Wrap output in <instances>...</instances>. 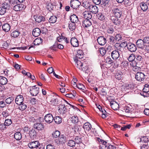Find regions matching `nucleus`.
I'll return each mask as SVG.
<instances>
[{
  "label": "nucleus",
  "mask_w": 149,
  "mask_h": 149,
  "mask_svg": "<svg viewBox=\"0 0 149 149\" xmlns=\"http://www.w3.org/2000/svg\"><path fill=\"white\" fill-rule=\"evenodd\" d=\"M100 143V149H115L114 146L108 143L100 138H97Z\"/></svg>",
  "instance_id": "nucleus-1"
},
{
  "label": "nucleus",
  "mask_w": 149,
  "mask_h": 149,
  "mask_svg": "<svg viewBox=\"0 0 149 149\" xmlns=\"http://www.w3.org/2000/svg\"><path fill=\"white\" fill-rule=\"evenodd\" d=\"M92 19H85L83 22V26L85 29L89 32L92 31L93 29V26L92 25L91 20Z\"/></svg>",
  "instance_id": "nucleus-2"
},
{
  "label": "nucleus",
  "mask_w": 149,
  "mask_h": 149,
  "mask_svg": "<svg viewBox=\"0 0 149 149\" xmlns=\"http://www.w3.org/2000/svg\"><path fill=\"white\" fill-rule=\"evenodd\" d=\"M42 119L40 117H39L38 119L36 120V123L33 125V127L38 131L43 130L44 129V125L42 123L41 120Z\"/></svg>",
  "instance_id": "nucleus-3"
},
{
  "label": "nucleus",
  "mask_w": 149,
  "mask_h": 149,
  "mask_svg": "<svg viewBox=\"0 0 149 149\" xmlns=\"http://www.w3.org/2000/svg\"><path fill=\"white\" fill-rule=\"evenodd\" d=\"M10 8L9 4L5 2L3 3L0 7V15H4L6 12L7 10H8Z\"/></svg>",
  "instance_id": "nucleus-4"
},
{
  "label": "nucleus",
  "mask_w": 149,
  "mask_h": 149,
  "mask_svg": "<svg viewBox=\"0 0 149 149\" xmlns=\"http://www.w3.org/2000/svg\"><path fill=\"white\" fill-rule=\"evenodd\" d=\"M57 6L56 1L54 0L53 1H52L51 3L48 4L47 6V8L49 11L52 12L56 10Z\"/></svg>",
  "instance_id": "nucleus-5"
},
{
  "label": "nucleus",
  "mask_w": 149,
  "mask_h": 149,
  "mask_svg": "<svg viewBox=\"0 0 149 149\" xmlns=\"http://www.w3.org/2000/svg\"><path fill=\"white\" fill-rule=\"evenodd\" d=\"M36 86L29 87V92L32 96H36L39 92V88L36 87Z\"/></svg>",
  "instance_id": "nucleus-6"
},
{
  "label": "nucleus",
  "mask_w": 149,
  "mask_h": 149,
  "mask_svg": "<svg viewBox=\"0 0 149 149\" xmlns=\"http://www.w3.org/2000/svg\"><path fill=\"white\" fill-rule=\"evenodd\" d=\"M58 108L59 112L65 117L66 116V113L67 112V109L65 105L64 104H61L59 106Z\"/></svg>",
  "instance_id": "nucleus-7"
},
{
  "label": "nucleus",
  "mask_w": 149,
  "mask_h": 149,
  "mask_svg": "<svg viewBox=\"0 0 149 149\" xmlns=\"http://www.w3.org/2000/svg\"><path fill=\"white\" fill-rule=\"evenodd\" d=\"M81 4V3L78 0H72L70 2V6L73 9H77Z\"/></svg>",
  "instance_id": "nucleus-8"
},
{
  "label": "nucleus",
  "mask_w": 149,
  "mask_h": 149,
  "mask_svg": "<svg viewBox=\"0 0 149 149\" xmlns=\"http://www.w3.org/2000/svg\"><path fill=\"white\" fill-rule=\"evenodd\" d=\"M144 74L141 72H138L136 74L135 78L139 81H143L145 78Z\"/></svg>",
  "instance_id": "nucleus-9"
},
{
  "label": "nucleus",
  "mask_w": 149,
  "mask_h": 149,
  "mask_svg": "<svg viewBox=\"0 0 149 149\" xmlns=\"http://www.w3.org/2000/svg\"><path fill=\"white\" fill-rule=\"evenodd\" d=\"M128 51L131 52H135L137 49L136 45L132 43L129 42L127 48Z\"/></svg>",
  "instance_id": "nucleus-10"
},
{
  "label": "nucleus",
  "mask_w": 149,
  "mask_h": 149,
  "mask_svg": "<svg viewBox=\"0 0 149 149\" xmlns=\"http://www.w3.org/2000/svg\"><path fill=\"white\" fill-rule=\"evenodd\" d=\"M112 12L113 14L112 16L120 18L122 13L119 9L118 8H115L112 10Z\"/></svg>",
  "instance_id": "nucleus-11"
},
{
  "label": "nucleus",
  "mask_w": 149,
  "mask_h": 149,
  "mask_svg": "<svg viewBox=\"0 0 149 149\" xmlns=\"http://www.w3.org/2000/svg\"><path fill=\"white\" fill-rule=\"evenodd\" d=\"M44 120L46 123H50L53 121L54 118L52 114L48 113L45 116Z\"/></svg>",
  "instance_id": "nucleus-12"
},
{
  "label": "nucleus",
  "mask_w": 149,
  "mask_h": 149,
  "mask_svg": "<svg viewBox=\"0 0 149 149\" xmlns=\"http://www.w3.org/2000/svg\"><path fill=\"white\" fill-rule=\"evenodd\" d=\"M110 19L116 25L120 24L121 23V19L113 16H111Z\"/></svg>",
  "instance_id": "nucleus-13"
},
{
  "label": "nucleus",
  "mask_w": 149,
  "mask_h": 149,
  "mask_svg": "<svg viewBox=\"0 0 149 149\" xmlns=\"http://www.w3.org/2000/svg\"><path fill=\"white\" fill-rule=\"evenodd\" d=\"M97 41L98 43L101 46L104 45L107 42L106 38L104 36H102L98 37L97 39Z\"/></svg>",
  "instance_id": "nucleus-14"
},
{
  "label": "nucleus",
  "mask_w": 149,
  "mask_h": 149,
  "mask_svg": "<svg viewBox=\"0 0 149 149\" xmlns=\"http://www.w3.org/2000/svg\"><path fill=\"white\" fill-rule=\"evenodd\" d=\"M34 18L35 21L38 23H40L42 21H44L45 19V17L38 15H34Z\"/></svg>",
  "instance_id": "nucleus-15"
},
{
  "label": "nucleus",
  "mask_w": 149,
  "mask_h": 149,
  "mask_svg": "<svg viewBox=\"0 0 149 149\" xmlns=\"http://www.w3.org/2000/svg\"><path fill=\"white\" fill-rule=\"evenodd\" d=\"M111 56L113 60H116L118 59L120 56L118 51L116 50L112 51L111 53Z\"/></svg>",
  "instance_id": "nucleus-16"
},
{
  "label": "nucleus",
  "mask_w": 149,
  "mask_h": 149,
  "mask_svg": "<svg viewBox=\"0 0 149 149\" xmlns=\"http://www.w3.org/2000/svg\"><path fill=\"white\" fill-rule=\"evenodd\" d=\"M74 59L75 62V66L81 70V68L83 66V63L81 62V61L79 60L78 58H77L76 57H74Z\"/></svg>",
  "instance_id": "nucleus-17"
},
{
  "label": "nucleus",
  "mask_w": 149,
  "mask_h": 149,
  "mask_svg": "<svg viewBox=\"0 0 149 149\" xmlns=\"http://www.w3.org/2000/svg\"><path fill=\"white\" fill-rule=\"evenodd\" d=\"M110 104L111 108L114 110H117L119 107V104L113 100L110 102Z\"/></svg>",
  "instance_id": "nucleus-18"
},
{
  "label": "nucleus",
  "mask_w": 149,
  "mask_h": 149,
  "mask_svg": "<svg viewBox=\"0 0 149 149\" xmlns=\"http://www.w3.org/2000/svg\"><path fill=\"white\" fill-rule=\"evenodd\" d=\"M70 43L73 47H77L79 45V41L75 37L72 38L70 40Z\"/></svg>",
  "instance_id": "nucleus-19"
},
{
  "label": "nucleus",
  "mask_w": 149,
  "mask_h": 149,
  "mask_svg": "<svg viewBox=\"0 0 149 149\" xmlns=\"http://www.w3.org/2000/svg\"><path fill=\"white\" fill-rule=\"evenodd\" d=\"M23 97L21 95H18L15 98V102L17 104H21L23 103Z\"/></svg>",
  "instance_id": "nucleus-20"
},
{
  "label": "nucleus",
  "mask_w": 149,
  "mask_h": 149,
  "mask_svg": "<svg viewBox=\"0 0 149 149\" xmlns=\"http://www.w3.org/2000/svg\"><path fill=\"white\" fill-rule=\"evenodd\" d=\"M39 144V142L38 141H35L31 142L28 144V146L31 148H37L38 145Z\"/></svg>",
  "instance_id": "nucleus-21"
},
{
  "label": "nucleus",
  "mask_w": 149,
  "mask_h": 149,
  "mask_svg": "<svg viewBox=\"0 0 149 149\" xmlns=\"http://www.w3.org/2000/svg\"><path fill=\"white\" fill-rule=\"evenodd\" d=\"M25 8H24V5L22 4H16L13 8L14 10L16 11L22 10Z\"/></svg>",
  "instance_id": "nucleus-22"
},
{
  "label": "nucleus",
  "mask_w": 149,
  "mask_h": 149,
  "mask_svg": "<svg viewBox=\"0 0 149 149\" xmlns=\"http://www.w3.org/2000/svg\"><path fill=\"white\" fill-rule=\"evenodd\" d=\"M144 42L143 40L139 39L136 42V44L138 48L143 49L144 47Z\"/></svg>",
  "instance_id": "nucleus-23"
},
{
  "label": "nucleus",
  "mask_w": 149,
  "mask_h": 149,
  "mask_svg": "<svg viewBox=\"0 0 149 149\" xmlns=\"http://www.w3.org/2000/svg\"><path fill=\"white\" fill-rule=\"evenodd\" d=\"M41 33V30L39 28H34L32 32L33 35L35 37H38L40 35Z\"/></svg>",
  "instance_id": "nucleus-24"
},
{
  "label": "nucleus",
  "mask_w": 149,
  "mask_h": 149,
  "mask_svg": "<svg viewBox=\"0 0 149 149\" xmlns=\"http://www.w3.org/2000/svg\"><path fill=\"white\" fill-rule=\"evenodd\" d=\"M84 18L85 19H91L92 15L91 12L88 11H85L83 13Z\"/></svg>",
  "instance_id": "nucleus-25"
},
{
  "label": "nucleus",
  "mask_w": 149,
  "mask_h": 149,
  "mask_svg": "<svg viewBox=\"0 0 149 149\" xmlns=\"http://www.w3.org/2000/svg\"><path fill=\"white\" fill-rule=\"evenodd\" d=\"M89 10L90 12H92L93 13L96 14L98 12V8L95 5H91Z\"/></svg>",
  "instance_id": "nucleus-26"
},
{
  "label": "nucleus",
  "mask_w": 149,
  "mask_h": 149,
  "mask_svg": "<svg viewBox=\"0 0 149 149\" xmlns=\"http://www.w3.org/2000/svg\"><path fill=\"white\" fill-rule=\"evenodd\" d=\"M83 127L85 131H89L91 130V125L89 123L86 122L84 124Z\"/></svg>",
  "instance_id": "nucleus-27"
},
{
  "label": "nucleus",
  "mask_w": 149,
  "mask_h": 149,
  "mask_svg": "<svg viewBox=\"0 0 149 149\" xmlns=\"http://www.w3.org/2000/svg\"><path fill=\"white\" fill-rule=\"evenodd\" d=\"M70 20L71 22L77 23L79 21L78 17L75 14L71 15L70 17Z\"/></svg>",
  "instance_id": "nucleus-28"
},
{
  "label": "nucleus",
  "mask_w": 149,
  "mask_h": 149,
  "mask_svg": "<svg viewBox=\"0 0 149 149\" xmlns=\"http://www.w3.org/2000/svg\"><path fill=\"white\" fill-rule=\"evenodd\" d=\"M147 3L142 2L140 3V6L141 9L143 11H146L148 9V6Z\"/></svg>",
  "instance_id": "nucleus-29"
},
{
  "label": "nucleus",
  "mask_w": 149,
  "mask_h": 149,
  "mask_svg": "<svg viewBox=\"0 0 149 149\" xmlns=\"http://www.w3.org/2000/svg\"><path fill=\"white\" fill-rule=\"evenodd\" d=\"M20 33V32L18 30L13 31L11 33L10 36L12 37L16 38L17 37Z\"/></svg>",
  "instance_id": "nucleus-30"
},
{
  "label": "nucleus",
  "mask_w": 149,
  "mask_h": 149,
  "mask_svg": "<svg viewBox=\"0 0 149 149\" xmlns=\"http://www.w3.org/2000/svg\"><path fill=\"white\" fill-rule=\"evenodd\" d=\"M37 135V133L33 129H32L29 132V135L32 139H34L36 137Z\"/></svg>",
  "instance_id": "nucleus-31"
},
{
  "label": "nucleus",
  "mask_w": 149,
  "mask_h": 149,
  "mask_svg": "<svg viewBox=\"0 0 149 149\" xmlns=\"http://www.w3.org/2000/svg\"><path fill=\"white\" fill-rule=\"evenodd\" d=\"M76 56L77 58H79L81 59L83 57V53L82 51L81 50H79L77 51V53L76 54Z\"/></svg>",
  "instance_id": "nucleus-32"
},
{
  "label": "nucleus",
  "mask_w": 149,
  "mask_h": 149,
  "mask_svg": "<svg viewBox=\"0 0 149 149\" xmlns=\"http://www.w3.org/2000/svg\"><path fill=\"white\" fill-rule=\"evenodd\" d=\"M91 5L90 3L86 1L83 2L82 6L86 9L89 10Z\"/></svg>",
  "instance_id": "nucleus-33"
},
{
  "label": "nucleus",
  "mask_w": 149,
  "mask_h": 149,
  "mask_svg": "<svg viewBox=\"0 0 149 149\" xmlns=\"http://www.w3.org/2000/svg\"><path fill=\"white\" fill-rule=\"evenodd\" d=\"M66 137H65L64 135H62L59 138V141L60 143H65L66 141Z\"/></svg>",
  "instance_id": "nucleus-34"
},
{
  "label": "nucleus",
  "mask_w": 149,
  "mask_h": 149,
  "mask_svg": "<svg viewBox=\"0 0 149 149\" xmlns=\"http://www.w3.org/2000/svg\"><path fill=\"white\" fill-rule=\"evenodd\" d=\"M96 16L101 21L104 20L105 18V16L104 14L101 13H98L97 14Z\"/></svg>",
  "instance_id": "nucleus-35"
},
{
  "label": "nucleus",
  "mask_w": 149,
  "mask_h": 149,
  "mask_svg": "<svg viewBox=\"0 0 149 149\" xmlns=\"http://www.w3.org/2000/svg\"><path fill=\"white\" fill-rule=\"evenodd\" d=\"M7 79L5 77L0 76V84L3 85H5L7 84Z\"/></svg>",
  "instance_id": "nucleus-36"
},
{
  "label": "nucleus",
  "mask_w": 149,
  "mask_h": 149,
  "mask_svg": "<svg viewBox=\"0 0 149 149\" xmlns=\"http://www.w3.org/2000/svg\"><path fill=\"white\" fill-rule=\"evenodd\" d=\"M2 29L5 32H8L10 29V26L8 24H4L2 26Z\"/></svg>",
  "instance_id": "nucleus-37"
},
{
  "label": "nucleus",
  "mask_w": 149,
  "mask_h": 149,
  "mask_svg": "<svg viewBox=\"0 0 149 149\" xmlns=\"http://www.w3.org/2000/svg\"><path fill=\"white\" fill-rule=\"evenodd\" d=\"M123 75L122 72H119L116 74L115 75V77L117 80H120L123 77Z\"/></svg>",
  "instance_id": "nucleus-38"
},
{
  "label": "nucleus",
  "mask_w": 149,
  "mask_h": 149,
  "mask_svg": "<svg viewBox=\"0 0 149 149\" xmlns=\"http://www.w3.org/2000/svg\"><path fill=\"white\" fill-rule=\"evenodd\" d=\"M135 59V61L136 63H139L142 62L143 60V58L142 57L139 55H136Z\"/></svg>",
  "instance_id": "nucleus-39"
},
{
  "label": "nucleus",
  "mask_w": 149,
  "mask_h": 149,
  "mask_svg": "<svg viewBox=\"0 0 149 149\" xmlns=\"http://www.w3.org/2000/svg\"><path fill=\"white\" fill-rule=\"evenodd\" d=\"M62 118L59 116H56L54 118L55 123L58 124H60L62 122Z\"/></svg>",
  "instance_id": "nucleus-40"
},
{
  "label": "nucleus",
  "mask_w": 149,
  "mask_h": 149,
  "mask_svg": "<svg viewBox=\"0 0 149 149\" xmlns=\"http://www.w3.org/2000/svg\"><path fill=\"white\" fill-rule=\"evenodd\" d=\"M14 137L17 140H20L22 138V134L19 132H17L14 134Z\"/></svg>",
  "instance_id": "nucleus-41"
},
{
  "label": "nucleus",
  "mask_w": 149,
  "mask_h": 149,
  "mask_svg": "<svg viewBox=\"0 0 149 149\" xmlns=\"http://www.w3.org/2000/svg\"><path fill=\"white\" fill-rule=\"evenodd\" d=\"M71 120L73 123L77 124L79 122V119L77 116H73L71 118Z\"/></svg>",
  "instance_id": "nucleus-42"
},
{
  "label": "nucleus",
  "mask_w": 149,
  "mask_h": 149,
  "mask_svg": "<svg viewBox=\"0 0 149 149\" xmlns=\"http://www.w3.org/2000/svg\"><path fill=\"white\" fill-rule=\"evenodd\" d=\"M110 4V0H102L101 6L104 7Z\"/></svg>",
  "instance_id": "nucleus-43"
},
{
  "label": "nucleus",
  "mask_w": 149,
  "mask_h": 149,
  "mask_svg": "<svg viewBox=\"0 0 149 149\" xmlns=\"http://www.w3.org/2000/svg\"><path fill=\"white\" fill-rule=\"evenodd\" d=\"M57 20V17L55 16H52L49 18V21L52 23H55Z\"/></svg>",
  "instance_id": "nucleus-44"
},
{
  "label": "nucleus",
  "mask_w": 149,
  "mask_h": 149,
  "mask_svg": "<svg viewBox=\"0 0 149 149\" xmlns=\"http://www.w3.org/2000/svg\"><path fill=\"white\" fill-rule=\"evenodd\" d=\"M75 23L71 22L69 24L68 27L70 29L71 31H73L75 29Z\"/></svg>",
  "instance_id": "nucleus-45"
},
{
  "label": "nucleus",
  "mask_w": 149,
  "mask_h": 149,
  "mask_svg": "<svg viewBox=\"0 0 149 149\" xmlns=\"http://www.w3.org/2000/svg\"><path fill=\"white\" fill-rule=\"evenodd\" d=\"M102 117L103 118H104L108 116L109 113H108L106 110L103 109L102 111Z\"/></svg>",
  "instance_id": "nucleus-46"
},
{
  "label": "nucleus",
  "mask_w": 149,
  "mask_h": 149,
  "mask_svg": "<svg viewBox=\"0 0 149 149\" xmlns=\"http://www.w3.org/2000/svg\"><path fill=\"white\" fill-rule=\"evenodd\" d=\"M140 142H143L144 143H145V144L148 143V142H149V140L148 138L146 136H144L143 138H140Z\"/></svg>",
  "instance_id": "nucleus-47"
},
{
  "label": "nucleus",
  "mask_w": 149,
  "mask_h": 149,
  "mask_svg": "<svg viewBox=\"0 0 149 149\" xmlns=\"http://www.w3.org/2000/svg\"><path fill=\"white\" fill-rule=\"evenodd\" d=\"M60 134V132L58 130L55 131L52 134V136L53 138H56L58 137Z\"/></svg>",
  "instance_id": "nucleus-48"
},
{
  "label": "nucleus",
  "mask_w": 149,
  "mask_h": 149,
  "mask_svg": "<svg viewBox=\"0 0 149 149\" xmlns=\"http://www.w3.org/2000/svg\"><path fill=\"white\" fill-rule=\"evenodd\" d=\"M128 43H129V42H127L126 41H124L123 42H122L121 44H118L119 45V46L120 47H121L122 48L123 47H127V46L128 45Z\"/></svg>",
  "instance_id": "nucleus-49"
},
{
  "label": "nucleus",
  "mask_w": 149,
  "mask_h": 149,
  "mask_svg": "<svg viewBox=\"0 0 149 149\" xmlns=\"http://www.w3.org/2000/svg\"><path fill=\"white\" fill-rule=\"evenodd\" d=\"M74 140L75 143L79 144L82 143V138L79 136H76Z\"/></svg>",
  "instance_id": "nucleus-50"
},
{
  "label": "nucleus",
  "mask_w": 149,
  "mask_h": 149,
  "mask_svg": "<svg viewBox=\"0 0 149 149\" xmlns=\"http://www.w3.org/2000/svg\"><path fill=\"white\" fill-rule=\"evenodd\" d=\"M75 143L73 140H69L68 143V146L71 147H73L75 146Z\"/></svg>",
  "instance_id": "nucleus-51"
},
{
  "label": "nucleus",
  "mask_w": 149,
  "mask_h": 149,
  "mask_svg": "<svg viewBox=\"0 0 149 149\" xmlns=\"http://www.w3.org/2000/svg\"><path fill=\"white\" fill-rule=\"evenodd\" d=\"M143 91V92L145 93L148 92L149 91V85L148 84H145Z\"/></svg>",
  "instance_id": "nucleus-52"
},
{
  "label": "nucleus",
  "mask_w": 149,
  "mask_h": 149,
  "mask_svg": "<svg viewBox=\"0 0 149 149\" xmlns=\"http://www.w3.org/2000/svg\"><path fill=\"white\" fill-rule=\"evenodd\" d=\"M19 105H20V107H19V109L22 111L25 110L27 107V105L24 103H22Z\"/></svg>",
  "instance_id": "nucleus-53"
},
{
  "label": "nucleus",
  "mask_w": 149,
  "mask_h": 149,
  "mask_svg": "<svg viewBox=\"0 0 149 149\" xmlns=\"http://www.w3.org/2000/svg\"><path fill=\"white\" fill-rule=\"evenodd\" d=\"M135 56L134 54H130L128 58V60L130 62H132L135 59Z\"/></svg>",
  "instance_id": "nucleus-54"
},
{
  "label": "nucleus",
  "mask_w": 149,
  "mask_h": 149,
  "mask_svg": "<svg viewBox=\"0 0 149 149\" xmlns=\"http://www.w3.org/2000/svg\"><path fill=\"white\" fill-rule=\"evenodd\" d=\"M75 85L76 87L79 89L84 90L85 88L84 86L82 84L79 83L77 84H76Z\"/></svg>",
  "instance_id": "nucleus-55"
},
{
  "label": "nucleus",
  "mask_w": 149,
  "mask_h": 149,
  "mask_svg": "<svg viewBox=\"0 0 149 149\" xmlns=\"http://www.w3.org/2000/svg\"><path fill=\"white\" fill-rule=\"evenodd\" d=\"M58 100L56 98H53L51 101V104L52 105H55L58 104Z\"/></svg>",
  "instance_id": "nucleus-56"
},
{
  "label": "nucleus",
  "mask_w": 149,
  "mask_h": 149,
  "mask_svg": "<svg viewBox=\"0 0 149 149\" xmlns=\"http://www.w3.org/2000/svg\"><path fill=\"white\" fill-rule=\"evenodd\" d=\"M134 85V84L133 83H130L126 84L125 86L127 89H132L134 88L135 86Z\"/></svg>",
  "instance_id": "nucleus-57"
},
{
  "label": "nucleus",
  "mask_w": 149,
  "mask_h": 149,
  "mask_svg": "<svg viewBox=\"0 0 149 149\" xmlns=\"http://www.w3.org/2000/svg\"><path fill=\"white\" fill-rule=\"evenodd\" d=\"M99 52L100 54L102 56H104L106 53V50L104 48L101 47L99 49Z\"/></svg>",
  "instance_id": "nucleus-58"
},
{
  "label": "nucleus",
  "mask_w": 149,
  "mask_h": 149,
  "mask_svg": "<svg viewBox=\"0 0 149 149\" xmlns=\"http://www.w3.org/2000/svg\"><path fill=\"white\" fill-rule=\"evenodd\" d=\"M14 100V98L13 97H9L5 100L7 104H9L11 103Z\"/></svg>",
  "instance_id": "nucleus-59"
},
{
  "label": "nucleus",
  "mask_w": 149,
  "mask_h": 149,
  "mask_svg": "<svg viewBox=\"0 0 149 149\" xmlns=\"http://www.w3.org/2000/svg\"><path fill=\"white\" fill-rule=\"evenodd\" d=\"M9 109L6 110L2 113V114L4 117H6L10 115V113L9 112Z\"/></svg>",
  "instance_id": "nucleus-60"
},
{
  "label": "nucleus",
  "mask_w": 149,
  "mask_h": 149,
  "mask_svg": "<svg viewBox=\"0 0 149 149\" xmlns=\"http://www.w3.org/2000/svg\"><path fill=\"white\" fill-rule=\"evenodd\" d=\"M12 123V121L11 119H6L5 120L4 124L6 126H8L10 125Z\"/></svg>",
  "instance_id": "nucleus-61"
},
{
  "label": "nucleus",
  "mask_w": 149,
  "mask_h": 149,
  "mask_svg": "<svg viewBox=\"0 0 149 149\" xmlns=\"http://www.w3.org/2000/svg\"><path fill=\"white\" fill-rule=\"evenodd\" d=\"M131 126V125L130 124H129L126 125L123 127H121L120 129V130L122 131H125L127 129H130Z\"/></svg>",
  "instance_id": "nucleus-62"
},
{
  "label": "nucleus",
  "mask_w": 149,
  "mask_h": 149,
  "mask_svg": "<svg viewBox=\"0 0 149 149\" xmlns=\"http://www.w3.org/2000/svg\"><path fill=\"white\" fill-rule=\"evenodd\" d=\"M109 41L110 44H113L114 43H116L115 38L113 36H110L109 38Z\"/></svg>",
  "instance_id": "nucleus-63"
},
{
  "label": "nucleus",
  "mask_w": 149,
  "mask_h": 149,
  "mask_svg": "<svg viewBox=\"0 0 149 149\" xmlns=\"http://www.w3.org/2000/svg\"><path fill=\"white\" fill-rule=\"evenodd\" d=\"M57 45H58V43L56 42L52 46L50 47V48L51 49L55 51L56 50V48H57Z\"/></svg>",
  "instance_id": "nucleus-64"
}]
</instances>
